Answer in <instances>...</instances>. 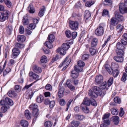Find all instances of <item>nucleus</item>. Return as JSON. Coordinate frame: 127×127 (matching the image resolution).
<instances>
[{
    "label": "nucleus",
    "instance_id": "obj_1",
    "mask_svg": "<svg viewBox=\"0 0 127 127\" xmlns=\"http://www.w3.org/2000/svg\"><path fill=\"white\" fill-rule=\"evenodd\" d=\"M106 26L104 23H101L95 30V33L97 36H100L102 35L104 32V29Z\"/></svg>",
    "mask_w": 127,
    "mask_h": 127
},
{
    "label": "nucleus",
    "instance_id": "obj_2",
    "mask_svg": "<svg viewBox=\"0 0 127 127\" xmlns=\"http://www.w3.org/2000/svg\"><path fill=\"white\" fill-rule=\"evenodd\" d=\"M38 106L35 103H32L30 106V108L32 110V115L37 117L39 114Z\"/></svg>",
    "mask_w": 127,
    "mask_h": 127
},
{
    "label": "nucleus",
    "instance_id": "obj_3",
    "mask_svg": "<svg viewBox=\"0 0 127 127\" xmlns=\"http://www.w3.org/2000/svg\"><path fill=\"white\" fill-rule=\"evenodd\" d=\"M69 27L71 30L73 31H76L78 27L79 23L77 21H69Z\"/></svg>",
    "mask_w": 127,
    "mask_h": 127
},
{
    "label": "nucleus",
    "instance_id": "obj_4",
    "mask_svg": "<svg viewBox=\"0 0 127 127\" xmlns=\"http://www.w3.org/2000/svg\"><path fill=\"white\" fill-rule=\"evenodd\" d=\"M20 53L19 50L16 48H13L12 51V54L11 58L13 59H15L17 58Z\"/></svg>",
    "mask_w": 127,
    "mask_h": 127
},
{
    "label": "nucleus",
    "instance_id": "obj_5",
    "mask_svg": "<svg viewBox=\"0 0 127 127\" xmlns=\"http://www.w3.org/2000/svg\"><path fill=\"white\" fill-rule=\"evenodd\" d=\"M72 79H68L66 83V85L67 86L71 91H73L75 89V87L71 83Z\"/></svg>",
    "mask_w": 127,
    "mask_h": 127
},
{
    "label": "nucleus",
    "instance_id": "obj_6",
    "mask_svg": "<svg viewBox=\"0 0 127 127\" xmlns=\"http://www.w3.org/2000/svg\"><path fill=\"white\" fill-rule=\"evenodd\" d=\"M114 14L115 17L118 20V22L119 21H124V18L123 17L120 15L119 13L117 11H115Z\"/></svg>",
    "mask_w": 127,
    "mask_h": 127
},
{
    "label": "nucleus",
    "instance_id": "obj_7",
    "mask_svg": "<svg viewBox=\"0 0 127 127\" xmlns=\"http://www.w3.org/2000/svg\"><path fill=\"white\" fill-rule=\"evenodd\" d=\"M29 76L33 79L36 80V82L39 80V76L32 71H30L29 74Z\"/></svg>",
    "mask_w": 127,
    "mask_h": 127
},
{
    "label": "nucleus",
    "instance_id": "obj_8",
    "mask_svg": "<svg viewBox=\"0 0 127 127\" xmlns=\"http://www.w3.org/2000/svg\"><path fill=\"white\" fill-rule=\"evenodd\" d=\"M119 10L120 13L122 14L127 13V6L119 5Z\"/></svg>",
    "mask_w": 127,
    "mask_h": 127
},
{
    "label": "nucleus",
    "instance_id": "obj_9",
    "mask_svg": "<svg viewBox=\"0 0 127 127\" xmlns=\"http://www.w3.org/2000/svg\"><path fill=\"white\" fill-rule=\"evenodd\" d=\"M68 57H66L65 59L64 60L63 62L59 66V67H62L63 65L64 64H66V66H65L62 69V71L65 70L66 68H67V66L69 64V63L70 62V61H68L66 63V61L68 59Z\"/></svg>",
    "mask_w": 127,
    "mask_h": 127
},
{
    "label": "nucleus",
    "instance_id": "obj_10",
    "mask_svg": "<svg viewBox=\"0 0 127 127\" xmlns=\"http://www.w3.org/2000/svg\"><path fill=\"white\" fill-rule=\"evenodd\" d=\"M103 77L101 75H99L97 76L95 79L96 83L98 84H100L103 81Z\"/></svg>",
    "mask_w": 127,
    "mask_h": 127
},
{
    "label": "nucleus",
    "instance_id": "obj_11",
    "mask_svg": "<svg viewBox=\"0 0 127 127\" xmlns=\"http://www.w3.org/2000/svg\"><path fill=\"white\" fill-rule=\"evenodd\" d=\"M33 70L34 72L38 73H40L42 71L41 68L36 65H34L33 66Z\"/></svg>",
    "mask_w": 127,
    "mask_h": 127
},
{
    "label": "nucleus",
    "instance_id": "obj_12",
    "mask_svg": "<svg viewBox=\"0 0 127 127\" xmlns=\"http://www.w3.org/2000/svg\"><path fill=\"white\" fill-rule=\"evenodd\" d=\"M118 21L115 17L112 18L111 20L110 25L112 26L116 25L118 23Z\"/></svg>",
    "mask_w": 127,
    "mask_h": 127
},
{
    "label": "nucleus",
    "instance_id": "obj_13",
    "mask_svg": "<svg viewBox=\"0 0 127 127\" xmlns=\"http://www.w3.org/2000/svg\"><path fill=\"white\" fill-rule=\"evenodd\" d=\"M8 18V16L5 15L3 13L1 12L0 13V21L1 22H3L5 20Z\"/></svg>",
    "mask_w": 127,
    "mask_h": 127
},
{
    "label": "nucleus",
    "instance_id": "obj_14",
    "mask_svg": "<svg viewBox=\"0 0 127 127\" xmlns=\"http://www.w3.org/2000/svg\"><path fill=\"white\" fill-rule=\"evenodd\" d=\"M64 88L59 87V90L58 92V95L59 97H62L64 95Z\"/></svg>",
    "mask_w": 127,
    "mask_h": 127
},
{
    "label": "nucleus",
    "instance_id": "obj_15",
    "mask_svg": "<svg viewBox=\"0 0 127 127\" xmlns=\"http://www.w3.org/2000/svg\"><path fill=\"white\" fill-rule=\"evenodd\" d=\"M89 51L91 55L92 56L95 55L98 52V50L92 47L89 48Z\"/></svg>",
    "mask_w": 127,
    "mask_h": 127
},
{
    "label": "nucleus",
    "instance_id": "obj_16",
    "mask_svg": "<svg viewBox=\"0 0 127 127\" xmlns=\"http://www.w3.org/2000/svg\"><path fill=\"white\" fill-rule=\"evenodd\" d=\"M114 59L115 60L118 62L121 63L124 60V58L122 56H115L114 57Z\"/></svg>",
    "mask_w": 127,
    "mask_h": 127
},
{
    "label": "nucleus",
    "instance_id": "obj_17",
    "mask_svg": "<svg viewBox=\"0 0 127 127\" xmlns=\"http://www.w3.org/2000/svg\"><path fill=\"white\" fill-rule=\"evenodd\" d=\"M22 22L24 25H27L29 23V21L27 15L23 17Z\"/></svg>",
    "mask_w": 127,
    "mask_h": 127
},
{
    "label": "nucleus",
    "instance_id": "obj_18",
    "mask_svg": "<svg viewBox=\"0 0 127 127\" xmlns=\"http://www.w3.org/2000/svg\"><path fill=\"white\" fill-rule=\"evenodd\" d=\"M5 102L6 105L8 104L11 106L12 105L13 102L11 99L8 97H6L5 99Z\"/></svg>",
    "mask_w": 127,
    "mask_h": 127
},
{
    "label": "nucleus",
    "instance_id": "obj_19",
    "mask_svg": "<svg viewBox=\"0 0 127 127\" xmlns=\"http://www.w3.org/2000/svg\"><path fill=\"white\" fill-rule=\"evenodd\" d=\"M17 40L18 41L20 42H24L26 39V37L23 35H19L17 37Z\"/></svg>",
    "mask_w": 127,
    "mask_h": 127
},
{
    "label": "nucleus",
    "instance_id": "obj_20",
    "mask_svg": "<svg viewBox=\"0 0 127 127\" xmlns=\"http://www.w3.org/2000/svg\"><path fill=\"white\" fill-rule=\"evenodd\" d=\"M112 119L115 125H117L118 124L119 121V118L118 116H113L112 117Z\"/></svg>",
    "mask_w": 127,
    "mask_h": 127
},
{
    "label": "nucleus",
    "instance_id": "obj_21",
    "mask_svg": "<svg viewBox=\"0 0 127 127\" xmlns=\"http://www.w3.org/2000/svg\"><path fill=\"white\" fill-rule=\"evenodd\" d=\"M20 124L23 127H28V123L26 120H23L21 121Z\"/></svg>",
    "mask_w": 127,
    "mask_h": 127
},
{
    "label": "nucleus",
    "instance_id": "obj_22",
    "mask_svg": "<svg viewBox=\"0 0 127 127\" xmlns=\"http://www.w3.org/2000/svg\"><path fill=\"white\" fill-rule=\"evenodd\" d=\"M90 101L89 100V98L85 97L84 99L83 102L82 104H83L84 105H89L90 104Z\"/></svg>",
    "mask_w": 127,
    "mask_h": 127
},
{
    "label": "nucleus",
    "instance_id": "obj_23",
    "mask_svg": "<svg viewBox=\"0 0 127 127\" xmlns=\"http://www.w3.org/2000/svg\"><path fill=\"white\" fill-rule=\"evenodd\" d=\"M66 50L62 48H59L56 50V52L60 53L61 55H64L66 53Z\"/></svg>",
    "mask_w": 127,
    "mask_h": 127
},
{
    "label": "nucleus",
    "instance_id": "obj_24",
    "mask_svg": "<svg viewBox=\"0 0 127 127\" xmlns=\"http://www.w3.org/2000/svg\"><path fill=\"white\" fill-rule=\"evenodd\" d=\"M89 95L91 97V98H96L97 97L96 95L92 89H91L89 91Z\"/></svg>",
    "mask_w": 127,
    "mask_h": 127
},
{
    "label": "nucleus",
    "instance_id": "obj_25",
    "mask_svg": "<svg viewBox=\"0 0 127 127\" xmlns=\"http://www.w3.org/2000/svg\"><path fill=\"white\" fill-rule=\"evenodd\" d=\"M25 117L27 119H31V114L28 110H26L25 111Z\"/></svg>",
    "mask_w": 127,
    "mask_h": 127
},
{
    "label": "nucleus",
    "instance_id": "obj_26",
    "mask_svg": "<svg viewBox=\"0 0 127 127\" xmlns=\"http://www.w3.org/2000/svg\"><path fill=\"white\" fill-rule=\"evenodd\" d=\"M28 10L29 12L31 13H34L35 11V9L33 6L31 4H29L28 7Z\"/></svg>",
    "mask_w": 127,
    "mask_h": 127
},
{
    "label": "nucleus",
    "instance_id": "obj_27",
    "mask_svg": "<svg viewBox=\"0 0 127 127\" xmlns=\"http://www.w3.org/2000/svg\"><path fill=\"white\" fill-rule=\"evenodd\" d=\"M45 9V7L44 6H42V8H40L38 13V15L39 16L41 17L44 15Z\"/></svg>",
    "mask_w": 127,
    "mask_h": 127
},
{
    "label": "nucleus",
    "instance_id": "obj_28",
    "mask_svg": "<svg viewBox=\"0 0 127 127\" xmlns=\"http://www.w3.org/2000/svg\"><path fill=\"white\" fill-rule=\"evenodd\" d=\"M53 42H51L49 41H46L45 43V45L49 48H52L53 47L52 43Z\"/></svg>",
    "mask_w": 127,
    "mask_h": 127
},
{
    "label": "nucleus",
    "instance_id": "obj_29",
    "mask_svg": "<svg viewBox=\"0 0 127 127\" xmlns=\"http://www.w3.org/2000/svg\"><path fill=\"white\" fill-rule=\"evenodd\" d=\"M79 73L77 72H76L75 70H73L71 71V75L73 78H77L78 75Z\"/></svg>",
    "mask_w": 127,
    "mask_h": 127
},
{
    "label": "nucleus",
    "instance_id": "obj_30",
    "mask_svg": "<svg viewBox=\"0 0 127 127\" xmlns=\"http://www.w3.org/2000/svg\"><path fill=\"white\" fill-rule=\"evenodd\" d=\"M125 49V47L120 42H118L117 43L116 49L124 50Z\"/></svg>",
    "mask_w": 127,
    "mask_h": 127
},
{
    "label": "nucleus",
    "instance_id": "obj_31",
    "mask_svg": "<svg viewBox=\"0 0 127 127\" xmlns=\"http://www.w3.org/2000/svg\"><path fill=\"white\" fill-rule=\"evenodd\" d=\"M124 50L122 49H116V52L118 56H122L123 57L124 55Z\"/></svg>",
    "mask_w": 127,
    "mask_h": 127
},
{
    "label": "nucleus",
    "instance_id": "obj_32",
    "mask_svg": "<svg viewBox=\"0 0 127 127\" xmlns=\"http://www.w3.org/2000/svg\"><path fill=\"white\" fill-rule=\"evenodd\" d=\"M44 98L43 96L41 95H40L37 96L36 99V101L39 103H41L43 100Z\"/></svg>",
    "mask_w": 127,
    "mask_h": 127
},
{
    "label": "nucleus",
    "instance_id": "obj_33",
    "mask_svg": "<svg viewBox=\"0 0 127 127\" xmlns=\"http://www.w3.org/2000/svg\"><path fill=\"white\" fill-rule=\"evenodd\" d=\"M98 39L96 38H94L92 40L91 43V45L92 47L95 46L97 43Z\"/></svg>",
    "mask_w": 127,
    "mask_h": 127
},
{
    "label": "nucleus",
    "instance_id": "obj_34",
    "mask_svg": "<svg viewBox=\"0 0 127 127\" xmlns=\"http://www.w3.org/2000/svg\"><path fill=\"white\" fill-rule=\"evenodd\" d=\"M74 69L75 71L77 72H82L83 70V69L82 67L80 66L76 65L74 67Z\"/></svg>",
    "mask_w": 127,
    "mask_h": 127
},
{
    "label": "nucleus",
    "instance_id": "obj_35",
    "mask_svg": "<svg viewBox=\"0 0 127 127\" xmlns=\"http://www.w3.org/2000/svg\"><path fill=\"white\" fill-rule=\"evenodd\" d=\"M84 15V17L86 19H88V18L91 16V15L89 11L87 10H86L85 11Z\"/></svg>",
    "mask_w": 127,
    "mask_h": 127
},
{
    "label": "nucleus",
    "instance_id": "obj_36",
    "mask_svg": "<svg viewBox=\"0 0 127 127\" xmlns=\"http://www.w3.org/2000/svg\"><path fill=\"white\" fill-rule=\"evenodd\" d=\"M47 57L44 56H42L40 59V62L42 63H45L47 62Z\"/></svg>",
    "mask_w": 127,
    "mask_h": 127
},
{
    "label": "nucleus",
    "instance_id": "obj_37",
    "mask_svg": "<svg viewBox=\"0 0 127 127\" xmlns=\"http://www.w3.org/2000/svg\"><path fill=\"white\" fill-rule=\"evenodd\" d=\"M47 39L48 41L51 42H53L55 40V36L53 34H49L47 38Z\"/></svg>",
    "mask_w": 127,
    "mask_h": 127
},
{
    "label": "nucleus",
    "instance_id": "obj_38",
    "mask_svg": "<svg viewBox=\"0 0 127 127\" xmlns=\"http://www.w3.org/2000/svg\"><path fill=\"white\" fill-rule=\"evenodd\" d=\"M100 89L96 86H94L93 87V91L95 94L97 96L98 95V93Z\"/></svg>",
    "mask_w": 127,
    "mask_h": 127
},
{
    "label": "nucleus",
    "instance_id": "obj_39",
    "mask_svg": "<svg viewBox=\"0 0 127 127\" xmlns=\"http://www.w3.org/2000/svg\"><path fill=\"white\" fill-rule=\"evenodd\" d=\"M62 48L66 51L69 48L70 46L68 44L64 43L62 45Z\"/></svg>",
    "mask_w": 127,
    "mask_h": 127
},
{
    "label": "nucleus",
    "instance_id": "obj_40",
    "mask_svg": "<svg viewBox=\"0 0 127 127\" xmlns=\"http://www.w3.org/2000/svg\"><path fill=\"white\" fill-rule=\"evenodd\" d=\"M102 16H107L109 17L110 16L108 11L106 9L103 10L102 13Z\"/></svg>",
    "mask_w": 127,
    "mask_h": 127
},
{
    "label": "nucleus",
    "instance_id": "obj_41",
    "mask_svg": "<svg viewBox=\"0 0 127 127\" xmlns=\"http://www.w3.org/2000/svg\"><path fill=\"white\" fill-rule=\"evenodd\" d=\"M111 113L112 115H117L118 113V109L114 108H112L111 109Z\"/></svg>",
    "mask_w": 127,
    "mask_h": 127
},
{
    "label": "nucleus",
    "instance_id": "obj_42",
    "mask_svg": "<svg viewBox=\"0 0 127 127\" xmlns=\"http://www.w3.org/2000/svg\"><path fill=\"white\" fill-rule=\"evenodd\" d=\"M94 2L92 0H89L87 1L85 3V5L88 7H90L94 3Z\"/></svg>",
    "mask_w": 127,
    "mask_h": 127
},
{
    "label": "nucleus",
    "instance_id": "obj_43",
    "mask_svg": "<svg viewBox=\"0 0 127 127\" xmlns=\"http://www.w3.org/2000/svg\"><path fill=\"white\" fill-rule=\"evenodd\" d=\"M112 3V2L111 0H105L103 4L105 5H110Z\"/></svg>",
    "mask_w": 127,
    "mask_h": 127
},
{
    "label": "nucleus",
    "instance_id": "obj_44",
    "mask_svg": "<svg viewBox=\"0 0 127 127\" xmlns=\"http://www.w3.org/2000/svg\"><path fill=\"white\" fill-rule=\"evenodd\" d=\"M111 68H117L119 67V65L118 64L115 62H112L111 63Z\"/></svg>",
    "mask_w": 127,
    "mask_h": 127
},
{
    "label": "nucleus",
    "instance_id": "obj_45",
    "mask_svg": "<svg viewBox=\"0 0 127 127\" xmlns=\"http://www.w3.org/2000/svg\"><path fill=\"white\" fill-rule=\"evenodd\" d=\"M65 34L66 36L68 38H70L71 37V33L69 30H66L65 32Z\"/></svg>",
    "mask_w": 127,
    "mask_h": 127
},
{
    "label": "nucleus",
    "instance_id": "obj_46",
    "mask_svg": "<svg viewBox=\"0 0 127 127\" xmlns=\"http://www.w3.org/2000/svg\"><path fill=\"white\" fill-rule=\"evenodd\" d=\"M105 69L107 70L109 73L110 74H111L112 73V70L110 68L108 65H106L105 66Z\"/></svg>",
    "mask_w": 127,
    "mask_h": 127
},
{
    "label": "nucleus",
    "instance_id": "obj_47",
    "mask_svg": "<svg viewBox=\"0 0 127 127\" xmlns=\"http://www.w3.org/2000/svg\"><path fill=\"white\" fill-rule=\"evenodd\" d=\"M36 26L35 24L31 23L28 26V28L30 30H32L35 29Z\"/></svg>",
    "mask_w": 127,
    "mask_h": 127
},
{
    "label": "nucleus",
    "instance_id": "obj_48",
    "mask_svg": "<svg viewBox=\"0 0 127 127\" xmlns=\"http://www.w3.org/2000/svg\"><path fill=\"white\" fill-rule=\"evenodd\" d=\"M11 70V69L9 67H7L6 68L5 70L3 71V75L4 76H5L6 74L10 71Z\"/></svg>",
    "mask_w": 127,
    "mask_h": 127
},
{
    "label": "nucleus",
    "instance_id": "obj_49",
    "mask_svg": "<svg viewBox=\"0 0 127 127\" xmlns=\"http://www.w3.org/2000/svg\"><path fill=\"white\" fill-rule=\"evenodd\" d=\"M45 88L46 90L51 91L52 90V87L50 84H48L45 86Z\"/></svg>",
    "mask_w": 127,
    "mask_h": 127
},
{
    "label": "nucleus",
    "instance_id": "obj_50",
    "mask_svg": "<svg viewBox=\"0 0 127 127\" xmlns=\"http://www.w3.org/2000/svg\"><path fill=\"white\" fill-rule=\"evenodd\" d=\"M76 118L77 119L79 120H82L85 118L84 116L83 115L78 114H77L76 115Z\"/></svg>",
    "mask_w": 127,
    "mask_h": 127
},
{
    "label": "nucleus",
    "instance_id": "obj_51",
    "mask_svg": "<svg viewBox=\"0 0 127 127\" xmlns=\"http://www.w3.org/2000/svg\"><path fill=\"white\" fill-rule=\"evenodd\" d=\"M44 126L45 127H51L52 125V124L50 121L46 122L44 124Z\"/></svg>",
    "mask_w": 127,
    "mask_h": 127
},
{
    "label": "nucleus",
    "instance_id": "obj_52",
    "mask_svg": "<svg viewBox=\"0 0 127 127\" xmlns=\"http://www.w3.org/2000/svg\"><path fill=\"white\" fill-rule=\"evenodd\" d=\"M90 101L91 104L94 106H96L97 105V103L95 100L92 98H90Z\"/></svg>",
    "mask_w": 127,
    "mask_h": 127
},
{
    "label": "nucleus",
    "instance_id": "obj_53",
    "mask_svg": "<svg viewBox=\"0 0 127 127\" xmlns=\"http://www.w3.org/2000/svg\"><path fill=\"white\" fill-rule=\"evenodd\" d=\"M107 86V82H103L101 84L100 86V89L102 90L105 89Z\"/></svg>",
    "mask_w": 127,
    "mask_h": 127
},
{
    "label": "nucleus",
    "instance_id": "obj_54",
    "mask_svg": "<svg viewBox=\"0 0 127 127\" xmlns=\"http://www.w3.org/2000/svg\"><path fill=\"white\" fill-rule=\"evenodd\" d=\"M112 73L113 76L114 77H117L119 73V71L118 69H116L113 71Z\"/></svg>",
    "mask_w": 127,
    "mask_h": 127
},
{
    "label": "nucleus",
    "instance_id": "obj_55",
    "mask_svg": "<svg viewBox=\"0 0 127 127\" xmlns=\"http://www.w3.org/2000/svg\"><path fill=\"white\" fill-rule=\"evenodd\" d=\"M4 2L7 6L8 7H11L12 3L9 0H4Z\"/></svg>",
    "mask_w": 127,
    "mask_h": 127
},
{
    "label": "nucleus",
    "instance_id": "obj_56",
    "mask_svg": "<svg viewBox=\"0 0 127 127\" xmlns=\"http://www.w3.org/2000/svg\"><path fill=\"white\" fill-rule=\"evenodd\" d=\"M89 55L88 54H85L82 56V59L83 60H87L89 58Z\"/></svg>",
    "mask_w": 127,
    "mask_h": 127
},
{
    "label": "nucleus",
    "instance_id": "obj_57",
    "mask_svg": "<svg viewBox=\"0 0 127 127\" xmlns=\"http://www.w3.org/2000/svg\"><path fill=\"white\" fill-rule=\"evenodd\" d=\"M113 78L111 77L108 80L107 84L108 87H110L113 83Z\"/></svg>",
    "mask_w": 127,
    "mask_h": 127
},
{
    "label": "nucleus",
    "instance_id": "obj_58",
    "mask_svg": "<svg viewBox=\"0 0 127 127\" xmlns=\"http://www.w3.org/2000/svg\"><path fill=\"white\" fill-rule=\"evenodd\" d=\"M99 92L98 93V95L100 96H103L106 93V92L104 91V90H102L100 89L99 90Z\"/></svg>",
    "mask_w": 127,
    "mask_h": 127
},
{
    "label": "nucleus",
    "instance_id": "obj_59",
    "mask_svg": "<svg viewBox=\"0 0 127 127\" xmlns=\"http://www.w3.org/2000/svg\"><path fill=\"white\" fill-rule=\"evenodd\" d=\"M7 108L5 105H3L2 106L1 108V111L3 113L6 112L7 111Z\"/></svg>",
    "mask_w": 127,
    "mask_h": 127
},
{
    "label": "nucleus",
    "instance_id": "obj_60",
    "mask_svg": "<svg viewBox=\"0 0 127 127\" xmlns=\"http://www.w3.org/2000/svg\"><path fill=\"white\" fill-rule=\"evenodd\" d=\"M15 46L19 48H22L24 47V45L23 44L16 43L15 44Z\"/></svg>",
    "mask_w": 127,
    "mask_h": 127
},
{
    "label": "nucleus",
    "instance_id": "obj_61",
    "mask_svg": "<svg viewBox=\"0 0 127 127\" xmlns=\"http://www.w3.org/2000/svg\"><path fill=\"white\" fill-rule=\"evenodd\" d=\"M123 27L122 25H118L116 27V29L119 32H121L123 30Z\"/></svg>",
    "mask_w": 127,
    "mask_h": 127
},
{
    "label": "nucleus",
    "instance_id": "obj_62",
    "mask_svg": "<svg viewBox=\"0 0 127 127\" xmlns=\"http://www.w3.org/2000/svg\"><path fill=\"white\" fill-rule=\"evenodd\" d=\"M71 123L73 124L75 127H78L80 124V123L79 122L76 121H73L71 122Z\"/></svg>",
    "mask_w": 127,
    "mask_h": 127
},
{
    "label": "nucleus",
    "instance_id": "obj_63",
    "mask_svg": "<svg viewBox=\"0 0 127 127\" xmlns=\"http://www.w3.org/2000/svg\"><path fill=\"white\" fill-rule=\"evenodd\" d=\"M78 64L79 66L82 67L84 66L85 64L84 62L79 60L78 62Z\"/></svg>",
    "mask_w": 127,
    "mask_h": 127
},
{
    "label": "nucleus",
    "instance_id": "obj_64",
    "mask_svg": "<svg viewBox=\"0 0 127 127\" xmlns=\"http://www.w3.org/2000/svg\"><path fill=\"white\" fill-rule=\"evenodd\" d=\"M114 101L116 103H120L121 101L120 98L118 97H115L114 98Z\"/></svg>",
    "mask_w": 127,
    "mask_h": 127
}]
</instances>
